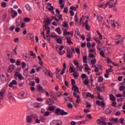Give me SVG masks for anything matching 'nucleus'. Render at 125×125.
<instances>
[{"instance_id":"44","label":"nucleus","mask_w":125,"mask_h":125,"mask_svg":"<svg viewBox=\"0 0 125 125\" xmlns=\"http://www.w3.org/2000/svg\"><path fill=\"white\" fill-rule=\"evenodd\" d=\"M73 63L75 66H79V62L77 60H74Z\"/></svg>"},{"instance_id":"63","label":"nucleus","mask_w":125,"mask_h":125,"mask_svg":"<svg viewBox=\"0 0 125 125\" xmlns=\"http://www.w3.org/2000/svg\"><path fill=\"white\" fill-rule=\"evenodd\" d=\"M106 74H110V72H112V69L110 68L106 70Z\"/></svg>"},{"instance_id":"42","label":"nucleus","mask_w":125,"mask_h":125,"mask_svg":"<svg viewBox=\"0 0 125 125\" xmlns=\"http://www.w3.org/2000/svg\"><path fill=\"white\" fill-rule=\"evenodd\" d=\"M25 8L27 9V10H30L31 9V7H30V5L28 4H26L25 5Z\"/></svg>"},{"instance_id":"27","label":"nucleus","mask_w":125,"mask_h":125,"mask_svg":"<svg viewBox=\"0 0 125 125\" xmlns=\"http://www.w3.org/2000/svg\"><path fill=\"white\" fill-rule=\"evenodd\" d=\"M15 29V25H12L11 26H10L9 28V30L11 31V32H13L14 30Z\"/></svg>"},{"instance_id":"39","label":"nucleus","mask_w":125,"mask_h":125,"mask_svg":"<svg viewBox=\"0 0 125 125\" xmlns=\"http://www.w3.org/2000/svg\"><path fill=\"white\" fill-rule=\"evenodd\" d=\"M74 20L76 21V24L79 23V18L78 17H74Z\"/></svg>"},{"instance_id":"46","label":"nucleus","mask_w":125,"mask_h":125,"mask_svg":"<svg viewBox=\"0 0 125 125\" xmlns=\"http://www.w3.org/2000/svg\"><path fill=\"white\" fill-rule=\"evenodd\" d=\"M98 82H99V83H102V82H103V77L100 76L99 77Z\"/></svg>"},{"instance_id":"54","label":"nucleus","mask_w":125,"mask_h":125,"mask_svg":"<svg viewBox=\"0 0 125 125\" xmlns=\"http://www.w3.org/2000/svg\"><path fill=\"white\" fill-rule=\"evenodd\" d=\"M50 114V113L48 111H46L44 113V116H45V117H47V116H49V114Z\"/></svg>"},{"instance_id":"38","label":"nucleus","mask_w":125,"mask_h":125,"mask_svg":"<svg viewBox=\"0 0 125 125\" xmlns=\"http://www.w3.org/2000/svg\"><path fill=\"white\" fill-rule=\"evenodd\" d=\"M124 122H125V119H124V118H121L119 119V123H120V124H122V125L124 124Z\"/></svg>"},{"instance_id":"43","label":"nucleus","mask_w":125,"mask_h":125,"mask_svg":"<svg viewBox=\"0 0 125 125\" xmlns=\"http://www.w3.org/2000/svg\"><path fill=\"white\" fill-rule=\"evenodd\" d=\"M94 41H95L96 42L99 43V44H100V43L101 42H100V41H99V39H98V38H95L94 39Z\"/></svg>"},{"instance_id":"62","label":"nucleus","mask_w":125,"mask_h":125,"mask_svg":"<svg viewBox=\"0 0 125 125\" xmlns=\"http://www.w3.org/2000/svg\"><path fill=\"white\" fill-rule=\"evenodd\" d=\"M59 54H60V55H63V54H64V53H65V51H62V52H60V51H58Z\"/></svg>"},{"instance_id":"33","label":"nucleus","mask_w":125,"mask_h":125,"mask_svg":"<svg viewBox=\"0 0 125 125\" xmlns=\"http://www.w3.org/2000/svg\"><path fill=\"white\" fill-rule=\"evenodd\" d=\"M34 34H29V38L31 41H34Z\"/></svg>"},{"instance_id":"16","label":"nucleus","mask_w":125,"mask_h":125,"mask_svg":"<svg viewBox=\"0 0 125 125\" xmlns=\"http://www.w3.org/2000/svg\"><path fill=\"white\" fill-rule=\"evenodd\" d=\"M37 88L39 91H40V92H43V91H44V90L43 89V88H42V87L40 84H38L37 85Z\"/></svg>"},{"instance_id":"57","label":"nucleus","mask_w":125,"mask_h":125,"mask_svg":"<svg viewBox=\"0 0 125 125\" xmlns=\"http://www.w3.org/2000/svg\"><path fill=\"white\" fill-rule=\"evenodd\" d=\"M125 89V86H121L120 87V90L121 91H123V90H124Z\"/></svg>"},{"instance_id":"4","label":"nucleus","mask_w":125,"mask_h":125,"mask_svg":"<svg viewBox=\"0 0 125 125\" xmlns=\"http://www.w3.org/2000/svg\"><path fill=\"white\" fill-rule=\"evenodd\" d=\"M34 115H27L26 116V122L27 123H32V121H33V119H34Z\"/></svg>"},{"instance_id":"19","label":"nucleus","mask_w":125,"mask_h":125,"mask_svg":"<svg viewBox=\"0 0 125 125\" xmlns=\"http://www.w3.org/2000/svg\"><path fill=\"white\" fill-rule=\"evenodd\" d=\"M28 70H29L28 68H25V69L23 71V76H24V77H26V78L27 77H28Z\"/></svg>"},{"instance_id":"58","label":"nucleus","mask_w":125,"mask_h":125,"mask_svg":"<svg viewBox=\"0 0 125 125\" xmlns=\"http://www.w3.org/2000/svg\"><path fill=\"white\" fill-rule=\"evenodd\" d=\"M100 55H101V56H102V57H104V58H105V55H104V52H103V51L100 52Z\"/></svg>"},{"instance_id":"56","label":"nucleus","mask_w":125,"mask_h":125,"mask_svg":"<svg viewBox=\"0 0 125 125\" xmlns=\"http://www.w3.org/2000/svg\"><path fill=\"white\" fill-rule=\"evenodd\" d=\"M31 21V19H30V18H24V21L25 22H29V21Z\"/></svg>"},{"instance_id":"13","label":"nucleus","mask_w":125,"mask_h":125,"mask_svg":"<svg viewBox=\"0 0 125 125\" xmlns=\"http://www.w3.org/2000/svg\"><path fill=\"white\" fill-rule=\"evenodd\" d=\"M0 78L1 82L3 83H5V81H6V79L5 78V77L3 74H1L0 75Z\"/></svg>"},{"instance_id":"20","label":"nucleus","mask_w":125,"mask_h":125,"mask_svg":"<svg viewBox=\"0 0 125 125\" xmlns=\"http://www.w3.org/2000/svg\"><path fill=\"white\" fill-rule=\"evenodd\" d=\"M19 96L21 98H25L26 97V94H25V92H22L19 94Z\"/></svg>"},{"instance_id":"47","label":"nucleus","mask_w":125,"mask_h":125,"mask_svg":"<svg viewBox=\"0 0 125 125\" xmlns=\"http://www.w3.org/2000/svg\"><path fill=\"white\" fill-rule=\"evenodd\" d=\"M83 19H84V17H83V16L82 17L80 18L79 24H82Z\"/></svg>"},{"instance_id":"12","label":"nucleus","mask_w":125,"mask_h":125,"mask_svg":"<svg viewBox=\"0 0 125 125\" xmlns=\"http://www.w3.org/2000/svg\"><path fill=\"white\" fill-rule=\"evenodd\" d=\"M54 103V102L51 99H48L46 101V104L48 105H52Z\"/></svg>"},{"instance_id":"51","label":"nucleus","mask_w":125,"mask_h":125,"mask_svg":"<svg viewBox=\"0 0 125 125\" xmlns=\"http://www.w3.org/2000/svg\"><path fill=\"white\" fill-rule=\"evenodd\" d=\"M1 5L2 7H6V3L5 2H2L1 3Z\"/></svg>"},{"instance_id":"52","label":"nucleus","mask_w":125,"mask_h":125,"mask_svg":"<svg viewBox=\"0 0 125 125\" xmlns=\"http://www.w3.org/2000/svg\"><path fill=\"white\" fill-rule=\"evenodd\" d=\"M35 82L36 83H40V78H39L38 77H36L35 78Z\"/></svg>"},{"instance_id":"59","label":"nucleus","mask_w":125,"mask_h":125,"mask_svg":"<svg viewBox=\"0 0 125 125\" xmlns=\"http://www.w3.org/2000/svg\"><path fill=\"white\" fill-rule=\"evenodd\" d=\"M89 52H91V53L93 52V53H96V52H95V49H90Z\"/></svg>"},{"instance_id":"60","label":"nucleus","mask_w":125,"mask_h":125,"mask_svg":"<svg viewBox=\"0 0 125 125\" xmlns=\"http://www.w3.org/2000/svg\"><path fill=\"white\" fill-rule=\"evenodd\" d=\"M40 120L41 122H43L44 121V117L41 116L40 117Z\"/></svg>"},{"instance_id":"26","label":"nucleus","mask_w":125,"mask_h":125,"mask_svg":"<svg viewBox=\"0 0 125 125\" xmlns=\"http://www.w3.org/2000/svg\"><path fill=\"white\" fill-rule=\"evenodd\" d=\"M4 92H5V89H2L0 91V96H4Z\"/></svg>"},{"instance_id":"11","label":"nucleus","mask_w":125,"mask_h":125,"mask_svg":"<svg viewBox=\"0 0 125 125\" xmlns=\"http://www.w3.org/2000/svg\"><path fill=\"white\" fill-rule=\"evenodd\" d=\"M15 76L19 78V80H20V81L23 80L22 75L18 72H16L15 74Z\"/></svg>"},{"instance_id":"28","label":"nucleus","mask_w":125,"mask_h":125,"mask_svg":"<svg viewBox=\"0 0 125 125\" xmlns=\"http://www.w3.org/2000/svg\"><path fill=\"white\" fill-rule=\"evenodd\" d=\"M43 30H47V35H49V33H50V27L48 26L47 28L44 27V29Z\"/></svg>"},{"instance_id":"29","label":"nucleus","mask_w":125,"mask_h":125,"mask_svg":"<svg viewBox=\"0 0 125 125\" xmlns=\"http://www.w3.org/2000/svg\"><path fill=\"white\" fill-rule=\"evenodd\" d=\"M55 107L54 106H48L49 111H54Z\"/></svg>"},{"instance_id":"22","label":"nucleus","mask_w":125,"mask_h":125,"mask_svg":"<svg viewBox=\"0 0 125 125\" xmlns=\"http://www.w3.org/2000/svg\"><path fill=\"white\" fill-rule=\"evenodd\" d=\"M97 19L98 21H99V22H102V20H103V17H102L100 15H98L97 16Z\"/></svg>"},{"instance_id":"6","label":"nucleus","mask_w":125,"mask_h":125,"mask_svg":"<svg viewBox=\"0 0 125 125\" xmlns=\"http://www.w3.org/2000/svg\"><path fill=\"white\" fill-rule=\"evenodd\" d=\"M96 103L97 105H98V106H102V107H104V106H105V103L100 101H97L96 102Z\"/></svg>"},{"instance_id":"36","label":"nucleus","mask_w":125,"mask_h":125,"mask_svg":"<svg viewBox=\"0 0 125 125\" xmlns=\"http://www.w3.org/2000/svg\"><path fill=\"white\" fill-rule=\"evenodd\" d=\"M86 108H90V107H91V104H90L88 102H86Z\"/></svg>"},{"instance_id":"3","label":"nucleus","mask_w":125,"mask_h":125,"mask_svg":"<svg viewBox=\"0 0 125 125\" xmlns=\"http://www.w3.org/2000/svg\"><path fill=\"white\" fill-rule=\"evenodd\" d=\"M45 24L43 27V30H44V28H48V25H50L51 21L49 18H47L46 20L45 21Z\"/></svg>"},{"instance_id":"23","label":"nucleus","mask_w":125,"mask_h":125,"mask_svg":"<svg viewBox=\"0 0 125 125\" xmlns=\"http://www.w3.org/2000/svg\"><path fill=\"white\" fill-rule=\"evenodd\" d=\"M11 11L12 13H14V15L12 16V17H13V18H15V17L17 16V12L14 10L13 9H12Z\"/></svg>"},{"instance_id":"49","label":"nucleus","mask_w":125,"mask_h":125,"mask_svg":"<svg viewBox=\"0 0 125 125\" xmlns=\"http://www.w3.org/2000/svg\"><path fill=\"white\" fill-rule=\"evenodd\" d=\"M77 98L76 103H80V102H81V97L80 96H78Z\"/></svg>"},{"instance_id":"15","label":"nucleus","mask_w":125,"mask_h":125,"mask_svg":"<svg viewBox=\"0 0 125 125\" xmlns=\"http://www.w3.org/2000/svg\"><path fill=\"white\" fill-rule=\"evenodd\" d=\"M13 70H14V65L12 64L10 65L9 68L8 69V73H11Z\"/></svg>"},{"instance_id":"7","label":"nucleus","mask_w":125,"mask_h":125,"mask_svg":"<svg viewBox=\"0 0 125 125\" xmlns=\"http://www.w3.org/2000/svg\"><path fill=\"white\" fill-rule=\"evenodd\" d=\"M22 23V20L20 18H18L16 21V26H20L21 24Z\"/></svg>"},{"instance_id":"37","label":"nucleus","mask_w":125,"mask_h":125,"mask_svg":"<svg viewBox=\"0 0 125 125\" xmlns=\"http://www.w3.org/2000/svg\"><path fill=\"white\" fill-rule=\"evenodd\" d=\"M83 26H85V28L86 29V30H87V31L89 30L90 29V27H89V25L88 24H83Z\"/></svg>"},{"instance_id":"31","label":"nucleus","mask_w":125,"mask_h":125,"mask_svg":"<svg viewBox=\"0 0 125 125\" xmlns=\"http://www.w3.org/2000/svg\"><path fill=\"white\" fill-rule=\"evenodd\" d=\"M68 35H71V33L67 32L66 30L63 31V36H68Z\"/></svg>"},{"instance_id":"21","label":"nucleus","mask_w":125,"mask_h":125,"mask_svg":"<svg viewBox=\"0 0 125 125\" xmlns=\"http://www.w3.org/2000/svg\"><path fill=\"white\" fill-rule=\"evenodd\" d=\"M56 38L57 42H58V43H60V44H62V43H63V42H62V38Z\"/></svg>"},{"instance_id":"35","label":"nucleus","mask_w":125,"mask_h":125,"mask_svg":"<svg viewBox=\"0 0 125 125\" xmlns=\"http://www.w3.org/2000/svg\"><path fill=\"white\" fill-rule=\"evenodd\" d=\"M87 58L86 57V56H84L83 57V63H86L87 62Z\"/></svg>"},{"instance_id":"9","label":"nucleus","mask_w":125,"mask_h":125,"mask_svg":"<svg viewBox=\"0 0 125 125\" xmlns=\"http://www.w3.org/2000/svg\"><path fill=\"white\" fill-rule=\"evenodd\" d=\"M111 24L113 28H116V27H119V23L115 21L111 20Z\"/></svg>"},{"instance_id":"53","label":"nucleus","mask_w":125,"mask_h":125,"mask_svg":"<svg viewBox=\"0 0 125 125\" xmlns=\"http://www.w3.org/2000/svg\"><path fill=\"white\" fill-rule=\"evenodd\" d=\"M86 77H87V76L86 75V74H83L82 75L81 78L82 79H86Z\"/></svg>"},{"instance_id":"34","label":"nucleus","mask_w":125,"mask_h":125,"mask_svg":"<svg viewBox=\"0 0 125 125\" xmlns=\"http://www.w3.org/2000/svg\"><path fill=\"white\" fill-rule=\"evenodd\" d=\"M73 77H74V79H77V78H78V77H79V74H78V73H77V72L74 73L73 74Z\"/></svg>"},{"instance_id":"5","label":"nucleus","mask_w":125,"mask_h":125,"mask_svg":"<svg viewBox=\"0 0 125 125\" xmlns=\"http://www.w3.org/2000/svg\"><path fill=\"white\" fill-rule=\"evenodd\" d=\"M96 88L99 92H102L103 91V90H104L105 89V86L101 85L100 87L97 86Z\"/></svg>"},{"instance_id":"40","label":"nucleus","mask_w":125,"mask_h":125,"mask_svg":"<svg viewBox=\"0 0 125 125\" xmlns=\"http://www.w3.org/2000/svg\"><path fill=\"white\" fill-rule=\"evenodd\" d=\"M56 125H62V122L60 120H56Z\"/></svg>"},{"instance_id":"25","label":"nucleus","mask_w":125,"mask_h":125,"mask_svg":"<svg viewBox=\"0 0 125 125\" xmlns=\"http://www.w3.org/2000/svg\"><path fill=\"white\" fill-rule=\"evenodd\" d=\"M109 98L110 99V100H111V101H116V99H115V97L114 96V95L113 94H111L109 96Z\"/></svg>"},{"instance_id":"41","label":"nucleus","mask_w":125,"mask_h":125,"mask_svg":"<svg viewBox=\"0 0 125 125\" xmlns=\"http://www.w3.org/2000/svg\"><path fill=\"white\" fill-rule=\"evenodd\" d=\"M57 96L58 97H61L62 96V92H58L57 93Z\"/></svg>"},{"instance_id":"32","label":"nucleus","mask_w":125,"mask_h":125,"mask_svg":"<svg viewBox=\"0 0 125 125\" xmlns=\"http://www.w3.org/2000/svg\"><path fill=\"white\" fill-rule=\"evenodd\" d=\"M97 33L98 35L99 36L100 40H102L103 39L102 35H101V33H100V32H99V31H97Z\"/></svg>"},{"instance_id":"14","label":"nucleus","mask_w":125,"mask_h":125,"mask_svg":"<svg viewBox=\"0 0 125 125\" xmlns=\"http://www.w3.org/2000/svg\"><path fill=\"white\" fill-rule=\"evenodd\" d=\"M73 91H75L77 93H79L80 92H79V88L76 85L73 86L72 88Z\"/></svg>"},{"instance_id":"45","label":"nucleus","mask_w":125,"mask_h":125,"mask_svg":"<svg viewBox=\"0 0 125 125\" xmlns=\"http://www.w3.org/2000/svg\"><path fill=\"white\" fill-rule=\"evenodd\" d=\"M42 104H41L37 103L35 104V106L37 107V108H41V106H42Z\"/></svg>"},{"instance_id":"55","label":"nucleus","mask_w":125,"mask_h":125,"mask_svg":"<svg viewBox=\"0 0 125 125\" xmlns=\"http://www.w3.org/2000/svg\"><path fill=\"white\" fill-rule=\"evenodd\" d=\"M8 98H12V93H11V92L8 93Z\"/></svg>"},{"instance_id":"1","label":"nucleus","mask_w":125,"mask_h":125,"mask_svg":"<svg viewBox=\"0 0 125 125\" xmlns=\"http://www.w3.org/2000/svg\"><path fill=\"white\" fill-rule=\"evenodd\" d=\"M105 118L101 117L100 119H98L96 123L98 125H113V123L111 122L106 123L105 122Z\"/></svg>"},{"instance_id":"10","label":"nucleus","mask_w":125,"mask_h":125,"mask_svg":"<svg viewBox=\"0 0 125 125\" xmlns=\"http://www.w3.org/2000/svg\"><path fill=\"white\" fill-rule=\"evenodd\" d=\"M67 54L66 55V57L67 58H71L73 56V52L70 50H67Z\"/></svg>"},{"instance_id":"50","label":"nucleus","mask_w":125,"mask_h":125,"mask_svg":"<svg viewBox=\"0 0 125 125\" xmlns=\"http://www.w3.org/2000/svg\"><path fill=\"white\" fill-rule=\"evenodd\" d=\"M74 71H75V69H74L72 67H70L69 68V72H70V73H74Z\"/></svg>"},{"instance_id":"48","label":"nucleus","mask_w":125,"mask_h":125,"mask_svg":"<svg viewBox=\"0 0 125 125\" xmlns=\"http://www.w3.org/2000/svg\"><path fill=\"white\" fill-rule=\"evenodd\" d=\"M56 123H57L56 120L52 121L50 123V125H56Z\"/></svg>"},{"instance_id":"64","label":"nucleus","mask_w":125,"mask_h":125,"mask_svg":"<svg viewBox=\"0 0 125 125\" xmlns=\"http://www.w3.org/2000/svg\"><path fill=\"white\" fill-rule=\"evenodd\" d=\"M59 20L63 21V18H62V15H59Z\"/></svg>"},{"instance_id":"18","label":"nucleus","mask_w":125,"mask_h":125,"mask_svg":"<svg viewBox=\"0 0 125 125\" xmlns=\"http://www.w3.org/2000/svg\"><path fill=\"white\" fill-rule=\"evenodd\" d=\"M66 40L67 41V43H69V44H73V42H72V39H71V37H67L66 38Z\"/></svg>"},{"instance_id":"2","label":"nucleus","mask_w":125,"mask_h":125,"mask_svg":"<svg viewBox=\"0 0 125 125\" xmlns=\"http://www.w3.org/2000/svg\"><path fill=\"white\" fill-rule=\"evenodd\" d=\"M55 113L59 116H65L68 115L67 112H65L64 110H61L60 108H57Z\"/></svg>"},{"instance_id":"30","label":"nucleus","mask_w":125,"mask_h":125,"mask_svg":"<svg viewBox=\"0 0 125 125\" xmlns=\"http://www.w3.org/2000/svg\"><path fill=\"white\" fill-rule=\"evenodd\" d=\"M48 10H50V11H51V13H53V14H54L55 12L54 10L53 6H51L50 8H48Z\"/></svg>"},{"instance_id":"61","label":"nucleus","mask_w":125,"mask_h":125,"mask_svg":"<svg viewBox=\"0 0 125 125\" xmlns=\"http://www.w3.org/2000/svg\"><path fill=\"white\" fill-rule=\"evenodd\" d=\"M68 26H69V24H68L67 22H64L63 23V27H64V28H67L68 27Z\"/></svg>"},{"instance_id":"8","label":"nucleus","mask_w":125,"mask_h":125,"mask_svg":"<svg viewBox=\"0 0 125 125\" xmlns=\"http://www.w3.org/2000/svg\"><path fill=\"white\" fill-rule=\"evenodd\" d=\"M17 84V82H16V81L13 80L9 83V87H13V85H16Z\"/></svg>"},{"instance_id":"17","label":"nucleus","mask_w":125,"mask_h":125,"mask_svg":"<svg viewBox=\"0 0 125 125\" xmlns=\"http://www.w3.org/2000/svg\"><path fill=\"white\" fill-rule=\"evenodd\" d=\"M33 119H36V120H35V123L36 124H41V120H40V119H39L38 116H37V115L34 116L33 117Z\"/></svg>"},{"instance_id":"24","label":"nucleus","mask_w":125,"mask_h":125,"mask_svg":"<svg viewBox=\"0 0 125 125\" xmlns=\"http://www.w3.org/2000/svg\"><path fill=\"white\" fill-rule=\"evenodd\" d=\"M55 31L59 34L61 35V29H60V27H57L55 29Z\"/></svg>"}]
</instances>
